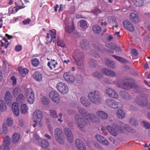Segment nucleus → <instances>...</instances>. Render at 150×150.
<instances>
[{
	"instance_id": "f257e3e1",
	"label": "nucleus",
	"mask_w": 150,
	"mask_h": 150,
	"mask_svg": "<svg viewBox=\"0 0 150 150\" xmlns=\"http://www.w3.org/2000/svg\"><path fill=\"white\" fill-rule=\"evenodd\" d=\"M120 127L119 125H116L115 124H112V127L108 126L106 128L108 131L113 135L116 136L118 133H123L124 129H125L127 131L132 132L134 130L131 129L128 125L124 123H122L121 124Z\"/></svg>"
},
{
	"instance_id": "f03ea898",
	"label": "nucleus",
	"mask_w": 150,
	"mask_h": 150,
	"mask_svg": "<svg viewBox=\"0 0 150 150\" xmlns=\"http://www.w3.org/2000/svg\"><path fill=\"white\" fill-rule=\"evenodd\" d=\"M88 97L90 102L96 105L101 103L102 98L100 92L97 91L91 92L88 94Z\"/></svg>"
},
{
	"instance_id": "7ed1b4c3",
	"label": "nucleus",
	"mask_w": 150,
	"mask_h": 150,
	"mask_svg": "<svg viewBox=\"0 0 150 150\" xmlns=\"http://www.w3.org/2000/svg\"><path fill=\"white\" fill-rule=\"evenodd\" d=\"M72 56L76 65L79 66L83 65L84 56L83 53L79 49L75 50Z\"/></svg>"
},
{
	"instance_id": "20e7f679",
	"label": "nucleus",
	"mask_w": 150,
	"mask_h": 150,
	"mask_svg": "<svg viewBox=\"0 0 150 150\" xmlns=\"http://www.w3.org/2000/svg\"><path fill=\"white\" fill-rule=\"evenodd\" d=\"M54 135L56 141L60 144H63L65 139L62 130L59 128H57L54 130Z\"/></svg>"
},
{
	"instance_id": "39448f33",
	"label": "nucleus",
	"mask_w": 150,
	"mask_h": 150,
	"mask_svg": "<svg viewBox=\"0 0 150 150\" xmlns=\"http://www.w3.org/2000/svg\"><path fill=\"white\" fill-rule=\"evenodd\" d=\"M75 118L79 127L82 128L86 127L87 123V120L86 118L80 115H77L75 116Z\"/></svg>"
},
{
	"instance_id": "423d86ee",
	"label": "nucleus",
	"mask_w": 150,
	"mask_h": 150,
	"mask_svg": "<svg viewBox=\"0 0 150 150\" xmlns=\"http://www.w3.org/2000/svg\"><path fill=\"white\" fill-rule=\"evenodd\" d=\"M130 79H127L126 82L125 80H119L117 82L114 83L118 86L122 88L129 90L132 87V84L129 81Z\"/></svg>"
},
{
	"instance_id": "0eeeda50",
	"label": "nucleus",
	"mask_w": 150,
	"mask_h": 150,
	"mask_svg": "<svg viewBox=\"0 0 150 150\" xmlns=\"http://www.w3.org/2000/svg\"><path fill=\"white\" fill-rule=\"evenodd\" d=\"M105 104L107 106L114 108L122 107V105L120 103L117 102L111 98H108L105 100Z\"/></svg>"
},
{
	"instance_id": "6e6552de",
	"label": "nucleus",
	"mask_w": 150,
	"mask_h": 150,
	"mask_svg": "<svg viewBox=\"0 0 150 150\" xmlns=\"http://www.w3.org/2000/svg\"><path fill=\"white\" fill-rule=\"evenodd\" d=\"M3 145L0 146V150H10L9 145L11 139L8 136H6L4 139Z\"/></svg>"
},
{
	"instance_id": "1a4fd4ad",
	"label": "nucleus",
	"mask_w": 150,
	"mask_h": 150,
	"mask_svg": "<svg viewBox=\"0 0 150 150\" xmlns=\"http://www.w3.org/2000/svg\"><path fill=\"white\" fill-rule=\"evenodd\" d=\"M42 117V112L37 110L34 112L33 119L34 122L36 123H40Z\"/></svg>"
},
{
	"instance_id": "9d476101",
	"label": "nucleus",
	"mask_w": 150,
	"mask_h": 150,
	"mask_svg": "<svg viewBox=\"0 0 150 150\" xmlns=\"http://www.w3.org/2000/svg\"><path fill=\"white\" fill-rule=\"evenodd\" d=\"M57 88L63 94H66L69 91L67 85L62 82H59L57 84Z\"/></svg>"
},
{
	"instance_id": "9b49d317",
	"label": "nucleus",
	"mask_w": 150,
	"mask_h": 150,
	"mask_svg": "<svg viewBox=\"0 0 150 150\" xmlns=\"http://www.w3.org/2000/svg\"><path fill=\"white\" fill-rule=\"evenodd\" d=\"M26 94L28 103L30 104H33L35 100V96L31 88H29L27 90Z\"/></svg>"
},
{
	"instance_id": "f8f14e48",
	"label": "nucleus",
	"mask_w": 150,
	"mask_h": 150,
	"mask_svg": "<svg viewBox=\"0 0 150 150\" xmlns=\"http://www.w3.org/2000/svg\"><path fill=\"white\" fill-rule=\"evenodd\" d=\"M49 96L54 102L58 103L60 101V97L58 93L55 91H51L49 93Z\"/></svg>"
},
{
	"instance_id": "ddd939ff",
	"label": "nucleus",
	"mask_w": 150,
	"mask_h": 150,
	"mask_svg": "<svg viewBox=\"0 0 150 150\" xmlns=\"http://www.w3.org/2000/svg\"><path fill=\"white\" fill-rule=\"evenodd\" d=\"M64 134L67 140L70 143H72L73 141V136L70 130L68 128L64 129Z\"/></svg>"
},
{
	"instance_id": "4468645a",
	"label": "nucleus",
	"mask_w": 150,
	"mask_h": 150,
	"mask_svg": "<svg viewBox=\"0 0 150 150\" xmlns=\"http://www.w3.org/2000/svg\"><path fill=\"white\" fill-rule=\"evenodd\" d=\"M86 119L87 120L88 119H89V120L92 122L99 123L100 122V120L97 117L96 115L92 112L88 113L86 115Z\"/></svg>"
},
{
	"instance_id": "2eb2a0df",
	"label": "nucleus",
	"mask_w": 150,
	"mask_h": 150,
	"mask_svg": "<svg viewBox=\"0 0 150 150\" xmlns=\"http://www.w3.org/2000/svg\"><path fill=\"white\" fill-rule=\"evenodd\" d=\"M96 114L99 120L100 119L102 120H106L108 117V114L103 110H99L96 111Z\"/></svg>"
},
{
	"instance_id": "dca6fc26",
	"label": "nucleus",
	"mask_w": 150,
	"mask_h": 150,
	"mask_svg": "<svg viewBox=\"0 0 150 150\" xmlns=\"http://www.w3.org/2000/svg\"><path fill=\"white\" fill-rule=\"evenodd\" d=\"M65 79L69 82L71 83L74 81L75 78L74 76L70 72H67L63 75Z\"/></svg>"
},
{
	"instance_id": "f3484780",
	"label": "nucleus",
	"mask_w": 150,
	"mask_h": 150,
	"mask_svg": "<svg viewBox=\"0 0 150 150\" xmlns=\"http://www.w3.org/2000/svg\"><path fill=\"white\" fill-rule=\"evenodd\" d=\"M123 23L125 28L127 30L130 32H132L134 30V26L130 22L126 20L124 21Z\"/></svg>"
},
{
	"instance_id": "a211bd4d",
	"label": "nucleus",
	"mask_w": 150,
	"mask_h": 150,
	"mask_svg": "<svg viewBox=\"0 0 150 150\" xmlns=\"http://www.w3.org/2000/svg\"><path fill=\"white\" fill-rule=\"evenodd\" d=\"M135 101L138 105L142 106L146 105L148 103L147 100L144 97H140L139 99L136 98Z\"/></svg>"
},
{
	"instance_id": "6ab92c4d",
	"label": "nucleus",
	"mask_w": 150,
	"mask_h": 150,
	"mask_svg": "<svg viewBox=\"0 0 150 150\" xmlns=\"http://www.w3.org/2000/svg\"><path fill=\"white\" fill-rule=\"evenodd\" d=\"M106 93L110 97L114 98H117L118 96L117 93L113 89L109 88L106 90Z\"/></svg>"
},
{
	"instance_id": "aec40b11",
	"label": "nucleus",
	"mask_w": 150,
	"mask_h": 150,
	"mask_svg": "<svg viewBox=\"0 0 150 150\" xmlns=\"http://www.w3.org/2000/svg\"><path fill=\"white\" fill-rule=\"evenodd\" d=\"M75 144L77 148L79 150H86V146L80 140L76 139L75 141Z\"/></svg>"
},
{
	"instance_id": "412c9836",
	"label": "nucleus",
	"mask_w": 150,
	"mask_h": 150,
	"mask_svg": "<svg viewBox=\"0 0 150 150\" xmlns=\"http://www.w3.org/2000/svg\"><path fill=\"white\" fill-rule=\"evenodd\" d=\"M4 100L6 104H8L12 103V96L9 91L6 92L5 95Z\"/></svg>"
},
{
	"instance_id": "4be33fe9",
	"label": "nucleus",
	"mask_w": 150,
	"mask_h": 150,
	"mask_svg": "<svg viewBox=\"0 0 150 150\" xmlns=\"http://www.w3.org/2000/svg\"><path fill=\"white\" fill-rule=\"evenodd\" d=\"M12 110L14 114L18 116L19 113V105L16 103H13L12 105Z\"/></svg>"
},
{
	"instance_id": "5701e85b",
	"label": "nucleus",
	"mask_w": 150,
	"mask_h": 150,
	"mask_svg": "<svg viewBox=\"0 0 150 150\" xmlns=\"http://www.w3.org/2000/svg\"><path fill=\"white\" fill-rule=\"evenodd\" d=\"M58 63L54 59H51L47 64V66L51 70L54 69L57 67Z\"/></svg>"
},
{
	"instance_id": "b1692460",
	"label": "nucleus",
	"mask_w": 150,
	"mask_h": 150,
	"mask_svg": "<svg viewBox=\"0 0 150 150\" xmlns=\"http://www.w3.org/2000/svg\"><path fill=\"white\" fill-rule=\"evenodd\" d=\"M81 103L87 107H90L91 106V104L88 99L85 97H82L80 99Z\"/></svg>"
},
{
	"instance_id": "393cba45",
	"label": "nucleus",
	"mask_w": 150,
	"mask_h": 150,
	"mask_svg": "<svg viewBox=\"0 0 150 150\" xmlns=\"http://www.w3.org/2000/svg\"><path fill=\"white\" fill-rule=\"evenodd\" d=\"M130 18L131 21L133 23H138L139 21L138 16L137 14L131 13L130 14Z\"/></svg>"
},
{
	"instance_id": "a878e982",
	"label": "nucleus",
	"mask_w": 150,
	"mask_h": 150,
	"mask_svg": "<svg viewBox=\"0 0 150 150\" xmlns=\"http://www.w3.org/2000/svg\"><path fill=\"white\" fill-rule=\"evenodd\" d=\"M102 71L103 73L108 76L115 77L116 76V74L115 72L106 68L103 69L102 70Z\"/></svg>"
},
{
	"instance_id": "bb28decb",
	"label": "nucleus",
	"mask_w": 150,
	"mask_h": 150,
	"mask_svg": "<svg viewBox=\"0 0 150 150\" xmlns=\"http://www.w3.org/2000/svg\"><path fill=\"white\" fill-rule=\"evenodd\" d=\"M102 71L103 73L108 76L115 77L116 76V74L115 72L106 68L103 69L102 70Z\"/></svg>"
},
{
	"instance_id": "cd10ccee",
	"label": "nucleus",
	"mask_w": 150,
	"mask_h": 150,
	"mask_svg": "<svg viewBox=\"0 0 150 150\" xmlns=\"http://www.w3.org/2000/svg\"><path fill=\"white\" fill-rule=\"evenodd\" d=\"M39 145L44 148H47L49 146V143L46 139H41L38 142Z\"/></svg>"
},
{
	"instance_id": "c85d7f7f",
	"label": "nucleus",
	"mask_w": 150,
	"mask_h": 150,
	"mask_svg": "<svg viewBox=\"0 0 150 150\" xmlns=\"http://www.w3.org/2000/svg\"><path fill=\"white\" fill-rule=\"evenodd\" d=\"M33 77L35 80L38 82L41 81L42 80V75L38 71L34 72L33 75Z\"/></svg>"
},
{
	"instance_id": "c756f323",
	"label": "nucleus",
	"mask_w": 150,
	"mask_h": 150,
	"mask_svg": "<svg viewBox=\"0 0 150 150\" xmlns=\"http://www.w3.org/2000/svg\"><path fill=\"white\" fill-rule=\"evenodd\" d=\"M21 137L20 134L18 132L15 133L12 137V142L14 143L18 142L20 140Z\"/></svg>"
},
{
	"instance_id": "7c9ffc66",
	"label": "nucleus",
	"mask_w": 150,
	"mask_h": 150,
	"mask_svg": "<svg viewBox=\"0 0 150 150\" xmlns=\"http://www.w3.org/2000/svg\"><path fill=\"white\" fill-rule=\"evenodd\" d=\"M93 47L95 48V49L98 50L99 52H103L105 51V48L101 45L96 44L94 45V44H93Z\"/></svg>"
},
{
	"instance_id": "2f4dec72",
	"label": "nucleus",
	"mask_w": 150,
	"mask_h": 150,
	"mask_svg": "<svg viewBox=\"0 0 150 150\" xmlns=\"http://www.w3.org/2000/svg\"><path fill=\"white\" fill-rule=\"evenodd\" d=\"M65 29L69 33L72 32L74 29V28L72 23H70L69 24L65 23Z\"/></svg>"
},
{
	"instance_id": "473e14b6",
	"label": "nucleus",
	"mask_w": 150,
	"mask_h": 150,
	"mask_svg": "<svg viewBox=\"0 0 150 150\" xmlns=\"http://www.w3.org/2000/svg\"><path fill=\"white\" fill-rule=\"evenodd\" d=\"M116 114L117 117L119 119H122L125 116V113L122 109L118 110L116 112Z\"/></svg>"
},
{
	"instance_id": "72a5a7b5",
	"label": "nucleus",
	"mask_w": 150,
	"mask_h": 150,
	"mask_svg": "<svg viewBox=\"0 0 150 150\" xmlns=\"http://www.w3.org/2000/svg\"><path fill=\"white\" fill-rule=\"evenodd\" d=\"M92 29L93 32L96 34H99L101 31V27L97 25H93Z\"/></svg>"
},
{
	"instance_id": "f704fd0d",
	"label": "nucleus",
	"mask_w": 150,
	"mask_h": 150,
	"mask_svg": "<svg viewBox=\"0 0 150 150\" xmlns=\"http://www.w3.org/2000/svg\"><path fill=\"white\" fill-rule=\"evenodd\" d=\"M80 45L81 48L83 49H88L90 47L89 42L87 41H81L80 42Z\"/></svg>"
},
{
	"instance_id": "c9c22d12",
	"label": "nucleus",
	"mask_w": 150,
	"mask_h": 150,
	"mask_svg": "<svg viewBox=\"0 0 150 150\" xmlns=\"http://www.w3.org/2000/svg\"><path fill=\"white\" fill-rule=\"evenodd\" d=\"M18 71L22 76H24L25 75L28 74L29 71L28 70L27 68H23L21 67H19Z\"/></svg>"
},
{
	"instance_id": "e433bc0d",
	"label": "nucleus",
	"mask_w": 150,
	"mask_h": 150,
	"mask_svg": "<svg viewBox=\"0 0 150 150\" xmlns=\"http://www.w3.org/2000/svg\"><path fill=\"white\" fill-rule=\"evenodd\" d=\"M80 26L83 29L85 30L88 27V24L86 21L84 20H81L80 21Z\"/></svg>"
},
{
	"instance_id": "4c0bfd02",
	"label": "nucleus",
	"mask_w": 150,
	"mask_h": 150,
	"mask_svg": "<svg viewBox=\"0 0 150 150\" xmlns=\"http://www.w3.org/2000/svg\"><path fill=\"white\" fill-rule=\"evenodd\" d=\"M20 109L21 112L23 114H25L27 112L28 108L26 104L23 103L21 105Z\"/></svg>"
},
{
	"instance_id": "58836bf2",
	"label": "nucleus",
	"mask_w": 150,
	"mask_h": 150,
	"mask_svg": "<svg viewBox=\"0 0 150 150\" xmlns=\"http://www.w3.org/2000/svg\"><path fill=\"white\" fill-rule=\"evenodd\" d=\"M88 64L89 66L91 67H95L97 65L96 61L92 59H90L88 60Z\"/></svg>"
},
{
	"instance_id": "ea45409f",
	"label": "nucleus",
	"mask_w": 150,
	"mask_h": 150,
	"mask_svg": "<svg viewBox=\"0 0 150 150\" xmlns=\"http://www.w3.org/2000/svg\"><path fill=\"white\" fill-rule=\"evenodd\" d=\"M105 64L108 67L110 68H114L115 66V63L114 62L110 59L107 60Z\"/></svg>"
},
{
	"instance_id": "a19ab883",
	"label": "nucleus",
	"mask_w": 150,
	"mask_h": 150,
	"mask_svg": "<svg viewBox=\"0 0 150 150\" xmlns=\"http://www.w3.org/2000/svg\"><path fill=\"white\" fill-rule=\"evenodd\" d=\"M49 33L51 37L50 41L51 42L53 39H55L56 38V30L54 29L51 30L49 31Z\"/></svg>"
},
{
	"instance_id": "79ce46f5",
	"label": "nucleus",
	"mask_w": 150,
	"mask_h": 150,
	"mask_svg": "<svg viewBox=\"0 0 150 150\" xmlns=\"http://www.w3.org/2000/svg\"><path fill=\"white\" fill-rule=\"evenodd\" d=\"M24 97L22 94H20L16 98V101L18 103H21L24 101Z\"/></svg>"
},
{
	"instance_id": "37998d69",
	"label": "nucleus",
	"mask_w": 150,
	"mask_h": 150,
	"mask_svg": "<svg viewBox=\"0 0 150 150\" xmlns=\"http://www.w3.org/2000/svg\"><path fill=\"white\" fill-rule=\"evenodd\" d=\"M21 90L18 87L14 88L12 91V93L14 96H16L21 92Z\"/></svg>"
},
{
	"instance_id": "c03bdc74",
	"label": "nucleus",
	"mask_w": 150,
	"mask_h": 150,
	"mask_svg": "<svg viewBox=\"0 0 150 150\" xmlns=\"http://www.w3.org/2000/svg\"><path fill=\"white\" fill-rule=\"evenodd\" d=\"M6 110V106L3 100L0 101V110L2 112H4Z\"/></svg>"
},
{
	"instance_id": "a18cd8bd",
	"label": "nucleus",
	"mask_w": 150,
	"mask_h": 150,
	"mask_svg": "<svg viewBox=\"0 0 150 150\" xmlns=\"http://www.w3.org/2000/svg\"><path fill=\"white\" fill-rule=\"evenodd\" d=\"M134 5L137 6H142L144 4V0H133Z\"/></svg>"
},
{
	"instance_id": "49530a36",
	"label": "nucleus",
	"mask_w": 150,
	"mask_h": 150,
	"mask_svg": "<svg viewBox=\"0 0 150 150\" xmlns=\"http://www.w3.org/2000/svg\"><path fill=\"white\" fill-rule=\"evenodd\" d=\"M108 21L110 23H112L113 24H114V23L117 21L116 18L113 16H109L107 18Z\"/></svg>"
},
{
	"instance_id": "de8ad7c7",
	"label": "nucleus",
	"mask_w": 150,
	"mask_h": 150,
	"mask_svg": "<svg viewBox=\"0 0 150 150\" xmlns=\"http://www.w3.org/2000/svg\"><path fill=\"white\" fill-rule=\"evenodd\" d=\"M32 64L34 67H37L39 65V61L37 58H34L33 59L31 62Z\"/></svg>"
},
{
	"instance_id": "09e8293b",
	"label": "nucleus",
	"mask_w": 150,
	"mask_h": 150,
	"mask_svg": "<svg viewBox=\"0 0 150 150\" xmlns=\"http://www.w3.org/2000/svg\"><path fill=\"white\" fill-rule=\"evenodd\" d=\"M79 111L82 115L84 116V117H86V115L88 114V113H87V110L82 108H79Z\"/></svg>"
},
{
	"instance_id": "8fccbe9b",
	"label": "nucleus",
	"mask_w": 150,
	"mask_h": 150,
	"mask_svg": "<svg viewBox=\"0 0 150 150\" xmlns=\"http://www.w3.org/2000/svg\"><path fill=\"white\" fill-rule=\"evenodd\" d=\"M3 40L4 41L5 44H4L3 42L1 40H0V46L1 47H4L6 49L9 44L7 40L4 38Z\"/></svg>"
},
{
	"instance_id": "3c124183",
	"label": "nucleus",
	"mask_w": 150,
	"mask_h": 150,
	"mask_svg": "<svg viewBox=\"0 0 150 150\" xmlns=\"http://www.w3.org/2000/svg\"><path fill=\"white\" fill-rule=\"evenodd\" d=\"M50 116L53 118H58V116L55 110H50Z\"/></svg>"
},
{
	"instance_id": "603ef678",
	"label": "nucleus",
	"mask_w": 150,
	"mask_h": 150,
	"mask_svg": "<svg viewBox=\"0 0 150 150\" xmlns=\"http://www.w3.org/2000/svg\"><path fill=\"white\" fill-rule=\"evenodd\" d=\"M13 122V120L10 117H8L6 120V123L8 126H11Z\"/></svg>"
},
{
	"instance_id": "864d4df0",
	"label": "nucleus",
	"mask_w": 150,
	"mask_h": 150,
	"mask_svg": "<svg viewBox=\"0 0 150 150\" xmlns=\"http://www.w3.org/2000/svg\"><path fill=\"white\" fill-rule=\"evenodd\" d=\"M129 122L133 126H135L138 124L137 121L134 118H131L129 120Z\"/></svg>"
},
{
	"instance_id": "5fc2aeb1",
	"label": "nucleus",
	"mask_w": 150,
	"mask_h": 150,
	"mask_svg": "<svg viewBox=\"0 0 150 150\" xmlns=\"http://www.w3.org/2000/svg\"><path fill=\"white\" fill-rule=\"evenodd\" d=\"M57 45L58 46L62 47H64L65 46V43L64 41L59 40H58L57 41Z\"/></svg>"
},
{
	"instance_id": "6e6d98bb",
	"label": "nucleus",
	"mask_w": 150,
	"mask_h": 150,
	"mask_svg": "<svg viewBox=\"0 0 150 150\" xmlns=\"http://www.w3.org/2000/svg\"><path fill=\"white\" fill-rule=\"evenodd\" d=\"M107 45V47L108 46L112 50H117V48H118V47H117L116 46V45L115 44L113 43H111L110 44H108ZM119 50H120V48H119Z\"/></svg>"
},
{
	"instance_id": "4d7b16f0",
	"label": "nucleus",
	"mask_w": 150,
	"mask_h": 150,
	"mask_svg": "<svg viewBox=\"0 0 150 150\" xmlns=\"http://www.w3.org/2000/svg\"><path fill=\"white\" fill-rule=\"evenodd\" d=\"M2 132L5 134H7V133L8 129L7 125L6 124H4L2 127Z\"/></svg>"
},
{
	"instance_id": "13d9d810",
	"label": "nucleus",
	"mask_w": 150,
	"mask_h": 150,
	"mask_svg": "<svg viewBox=\"0 0 150 150\" xmlns=\"http://www.w3.org/2000/svg\"><path fill=\"white\" fill-rule=\"evenodd\" d=\"M90 54L93 57L98 58L99 57V56L98 53L96 51L92 50L90 53Z\"/></svg>"
},
{
	"instance_id": "bf43d9fd",
	"label": "nucleus",
	"mask_w": 150,
	"mask_h": 150,
	"mask_svg": "<svg viewBox=\"0 0 150 150\" xmlns=\"http://www.w3.org/2000/svg\"><path fill=\"white\" fill-rule=\"evenodd\" d=\"M95 137L98 141L101 143L102 140H103L104 137L100 135L97 134L96 135Z\"/></svg>"
},
{
	"instance_id": "052dcab7",
	"label": "nucleus",
	"mask_w": 150,
	"mask_h": 150,
	"mask_svg": "<svg viewBox=\"0 0 150 150\" xmlns=\"http://www.w3.org/2000/svg\"><path fill=\"white\" fill-rule=\"evenodd\" d=\"M101 143L103 144L106 146H108L109 144L108 141L105 139L104 137L103 140H102Z\"/></svg>"
},
{
	"instance_id": "680f3d73",
	"label": "nucleus",
	"mask_w": 150,
	"mask_h": 150,
	"mask_svg": "<svg viewBox=\"0 0 150 150\" xmlns=\"http://www.w3.org/2000/svg\"><path fill=\"white\" fill-rule=\"evenodd\" d=\"M112 56L114 57L115 59L118 60V61L120 62H125L124 59L120 57L117 56H116L115 55H112Z\"/></svg>"
},
{
	"instance_id": "e2e57ef3",
	"label": "nucleus",
	"mask_w": 150,
	"mask_h": 150,
	"mask_svg": "<svg viewBox=\"0 0 150 150\" xmlns=\"http://www.w3.org/2000/svg\"><path fill=\"white\" fill-rule=\"evenodd\" d=\"M93 76L98 78H100L102 76V74L98 71L95 72L93 74Z\"/></svg>"
},
{
	"instance_id": "0e129e2a",
	"label": "nucleus",
	"mask_w": 150,
	"mask_h": 150,
	"mask_svg": "<svg viewBox=\"0 0 150 150\" xmlns=\"http://www.w3.org/2000/svg\"><path fill=\"white\" fill-rule=\"evenodd\" d=\"M91 12L94 14H97L101 12V10L98 8H96L91 11Z\"/></svg>"
},
{
	"instance_id": "69168bd1",
	"label": "nucleus",
	"mask_w": 150,
	"mask_h": 150,
	"mask_svg": "<svg viewBox=\"0 0 150 150\" xmlns=\"http://www.w3.org/2000/svg\"><path fill=\"white\" fill-rule=\"evenodd\" d=\"M24 8V7L21 6H18L17 8L14 7L13 8L12 10L11 13H14L15 12L14 11H13L14 9H15V12H17L19 9L23 8Z\"/></svg>"
},
{
	"instance_id": "338daca9",
	"label": "nucleus",
	"mask_w": 150,
	"mask_h": 150,
	"mask_svg": "<svg viewBox=\"0 0 150 150\" xmlns=\"http://www.w3.org/2000/svg\"><path fill=\"white\" fill-rule=\"evenodd\" d=\"M42 101L44 104L47 105L49 103V101L48 99L45 97H43L42 98Z\"/></svg>"
},
{
	"instance_id": "774afa93",
	"label": "nucleus",
	"mask_w": 150,
	"mask_h": 150,
	"mask_svg": "<svg viewBox=\"0 0 150 150\" xmlns=\"http://www.w3.org/2000/svg\"><path fill=\"white\" fill-rule=\"evenodd\" d=\"M11 80L12 81V83L13 86H15L17 83L16 79L14 76H12L11 78Z\"/></svg>"
}]
</instances>
